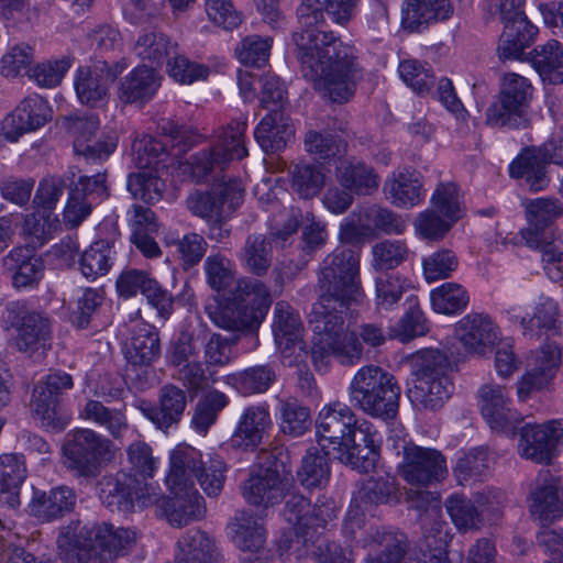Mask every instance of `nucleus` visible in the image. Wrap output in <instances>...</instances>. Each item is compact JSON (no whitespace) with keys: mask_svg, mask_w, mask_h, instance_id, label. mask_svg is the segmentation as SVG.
<instances>
[{"mask_svg":"<svg viewBox=\"0 0 563 563\" xmlns=\"http://www.w3.org/2000/svg\"><path fill=\"white\" fill-rule=\"evenodd\" d=\"M318 289L319 298L309 316L311 360L318 372H328L332 357L344 366L358 364L364 344L378 347L385 343V332L375 323H363L357 331L345 325L346 311L363 297L357 251L339 249L328 255L320 264Z\"/></svg>","mask_w":563,"mask_h":563,"instance_id":"nucleus-1","label":"nucleus"},{"mask_svg":"<svg viewBox=\"0 0 563 563\" xmlns=\"http://www.w3.org/2000/svg\"><path fill=\"white\" fill-rule=\"evenodd\" d=\"M360 0H302L297 8L299 30L292 34L302 76L316 90L333 102L353 97L364 76L353 46L344 44L333 32L321 30L327 13L344 25L354 15Z\"/></svg>","mask_w":563,"mask_h":563,"instance_id":"nucleus-2","label":"nucleus"},{"mask_svg":"<svg viewBox=\"0 0 563 563\" xmlns=\"http://www.w3.org/2000/svg\"><path fill=\"white\" fill-rule=\"evenodd\" d=\"M136 540V532L129 528L73 520L60 528L56 542L64 563H114L133 550Z\"/></svg>","mask_w":563,"mask_h":563,"instance_id":"nucleus-3","label":"nucleus"},{"mask_svg":"<svg viewBox=\"0 0 563 563\" xmlns=\"http://www.w3.org/2000/svg\"><path fill=\"white\" fill-rule=\"evenodd\" d=\"M128 473L104 476L99 482V497L109 508L123 512L144 509L158 500L159 486L150 483L157 467L152 448L144 441L132 442L126 449Z\"/></svg>","mask_w":563,"mask_h":563,"instance_id":"nucleus-4","label":"nucleus"},{"mask_svg":"<svg viewBox=\"0 0 563 563\" xmlns=\"http://www.w3.org/2000/svg\"><path fill=\"white\" fill-rule=\"evenodd\" d=\"M415 385L408 397L418 409L437 410L448 401L453 391L451 373L453 364L440 349H421L410 357Z\"/></svg>","mask_w":563,"mask_h":563,"instance_id":"nucleus-5","label":"nucleus"},{"mask_svg":"<svg viewBox=\"0 0 563 563\" xmlns=\"http://www.w3.org/2000/svg\"><path fill=\"white\" fill-rule=\"evenodd\" d=\"M272 301L269 288L262 280L244 277L236 282L228 302L210 312V318L227 331L253 332L265 319Z\"/></svg>","mask_w":563,"mask_h":563,"instance_id":"nucleus-6","label":"nucleus"},{"mask_svg":"<svg viewBox=\"0 0 563 563\" xmlns=\"http://www.w3.org/2000/svg\"><path fill=\"white\" fill-rule=\"evenodd\" d=\"M400 390L395 376L376 365L357 369L347 388L353 407L384 421L397 416Z\"/></svg>","mask_w":563,"mask_h":563,"instance_id":"nucleus-7","label":"nucleus"},{"mask_svg":"<svg viewBox=\"0 0 563 563\" xmlns=\"http://www.w3.org/2000/svg\"><path fill=\"white\" fill-rule=\"evenodd\" d=\"M64 464L75 476L96 477L113 456V443L91 429H78L63 444Z\"/></svg>","mask_w":563,"mask_h":563,"instance_id":"nucleus-8","label":"nucleus"},{"mask_svg":"<svg viewBox=\"0 0 563 563\" xmlns=\"http://www.w3.org/2000/svg\"><path fill=\"white\" fill-rule=\"evenodd\" d=\"M532 91L533 88L526 77L515 73L505 74L500 79L496 100L486 109L485 123L493 128L523 126Z\"/></svg>","mask_w":563,"mask_h":563,"instance_id":"nucleus-9","label":"nucleus"},{"mask_svg":"<svg viewBox=\"0 0 563 563\" xmlns=\"http://www.w3.org/2000/svg\"><path fill=\"white\" fill-rule=\"evenodd\" d=\"M246 128V121H232L208 150L190 157L188 165L196 181L205 180L211 173L223 170L232 161L247 155L244 144Z\"/></svg>","mask_w":563,"mask_h":563,"instance_id":"nucleus-10","label":"nucleus"},{"mask_svg":"<svg viewBox=\"0 0 563 563\" xmlns=\"http://www.w3.org/2000/svg\"><path fill=\"white\" fill-rule=\"evenodd\" d=\"M397 470L407 484L416 487L441 483L449 474L446 457L441 451L412 442L404 444L402 460Z\"/></svg>","mask_w":563,"mask_h":563,"instance_id":"nucleus-11","label":"nucleus"},{"mask_svg":"<svg viewBox=\"0 0 563 563\" xmlns=\"http://www.w3.org/2000/svg\"><path fill=\"white\" fill-rule=\"evenodd\" d=\"M549 163L563 166L561 141L551 139L539 147L526 148L510 164L509 174L512 178L525 179L532 191H540L550 181L547 174Z\"/></svg>","mask_w":563,"mask_h":563,"instance_id":"nucleus-12","label":"nucleus"},{"mask_svg":"<svg viewBox=\"0 0 563 563\" xmlns=\"http://www.w3.org/2000/svg\"><path fill=\"white\" fill-rule=\"evenodd\" d=\"M244 188L236 179L212 188L211 191H194L186 200L192 214L207 222H224L242 203Z\"/></svg>","mask_w":563,"mask_h":563,"instance_id":"nucleus-13","label":"nucleus"},{"mask_svg":"<svg viewBox=\"0 0 563 563\" xmlns=\"http://www.w3.org/2000/svg\"><path fill=\"white\" fill-rule=\"evenodd\" d=\"M99 124V119L95 114H75L67 118V129L74 137L75 154L87 163L107 159L118 144L114 134H101L96 137Z\"/></svg>","mask_w":563,"mask_h":563,"instance_id":"nucleus-14","label":"nucleus"},{"mask_svg":"<svg viewBox=\"0 0 563 563\" xmlns=\"http://www.w3.org/2000/svg\"><path fill=\"white\" fill-rule=\"evenodd\" d=\"M273 334L275 343L289 366L301 363L308 356L303 340V324L299 313L286 301L274 308Z\"/></svg>","mask_w":563,"mask_h":563,"instance_id":"nucleus-15","label":"nucleus"},{"mask_svg":"<svg viewBox=\"0 0 563 563\" xmlns=\"http://www.w3.org/2000/svg\"><path fill=\"white\" fill-rule=\"evenodd\" d=\"M334 503H323L313 508L316 523L308 526H291L276 542L277 552L284 562L286 556L294 555L297 560L307 555L316 543L329 521L335 518Z\"/></svg>","mask_w":563,"mask_h":563,"instance_id":"nucleus-16","label":"nucleus"},{"mask_svg":"<svg viewBox=\"0 0 563 563\" xmlns=\"http://www.w3.org/2000/svg\"><path fill=\"white\" fill-rule=\"evenodd\" d=\"M74 386L73 377L62 371L51 373L33 388L31 411L45 428L63 430L66 422L57 417L58 399Z\"/></svg>","mask_w":563,"mask_h":563,"instance_id":"nucleus-17","label":"nucleus"},{"mask_svg":"<svg viewBox=\"0 0 563 563\" xmlns=\"http://www.w3.org/2000/svg\"><path fill=\"white\" fill-rule=\"evenodd\" d=\"M108 196L104 174L80 176L77 183L69 186L63 213L64 223L70 229L77 228L91 213L92 206Z\"/></svg>","mask_w":563,"mask_h":563,"instance_id":"nucleus-18","label":"nucleus"},{"mask_svg":"<svg viewBox=\"0 0 563 563\" xmlns=\"http://www.w3.org/2000/svg\"><path fill=\"white\" fill-rule=\"evenodd\" d=\"M356 420L355 413L346 404L333 401L325 405L316 422L320 444L325 446L324 442H328L333 449L352 445Z\"/></svg>","mask_w":563,"mask_h":563,"instance_id":"nucleus-19","label":"nucleus"},{"mask_svg":"<svg viewBox=\"0 0 563 563\" xmlns=\"http://www.w3.org/2000/svg\"><path fill=\"white\" fill-rule=\"evenodd\" d=\"M120 73L117 66L110 67L103 60L79 67L74 81L79 101L89 107L104 104L109 99V87Z\"/></svg>","mask_w":563,"mask_h":563,"instance_id":"nucleus-20","label":"nucleus"},{"mask_svg":"<svg viewBox=\"0 0 563 563\" xmlns=\"http://www.w3.org/2000/svg\"><path fill=\"white\" fill-rule=\"evenodd\" d=\"M52 117V109L40 96L24 98L20 104L1 122V131L5 140L15 142L26 132L43 126Z\"/></svg>","mask_w":563,"mask_h":563,"instance_id":"nucleus-21","label":"nucleus"},{"mask_svg":"<svg viewBox=\"0 0 563 563\" xmlns=\"http://www.w3.org/2000/svg\"><path fill=\"white\" fill-rule=\"evenodd\" d=\"M179 489H169L172 497L166 498L158 494V500L152 506H156L161 515L168 522L176 527L186 526L194 520H200L206 514L203 498L196 487H185L179 485Z\"/></svg>","mask_w":563,"mask_h":563,"instance_id":"nucleus-22","label":"nucleus"},{"mask_svg":"<svg viewBox=\"0 0 563 563\" xmlns=\"http://www.w3.org/2000/svg\"><path fill=\"white\" fill-rule=\"evenodd\" d=\"M361 542L364 548L377 551L376 555L366 559V563H408L409 539L396 528H371Z\"/></svg>","mask_w":563,"mask_h":563,"instance_id":"nucleus-23","label":"nucleus"},{"mask_svg":"<svg viewBox=\"0 0 563 563\" xmlns=\"http://www.w3.org/2000/svg\"><path fill=\"white\" fill-rule=\"evenodd\" d=\"M561 426V422L555 420L543 424L523 426L518 444L520 455L537 463H549L562 437Z\"/></svg>","mask_w":563,"mask_h":563,"instance_id":"nucleus-24","label":"nucleus"},{"mask_svg":"<svg viewBox=\"0 0 563 563\" xmlns=\"http://www.w3.org/2000/svg\"><path fill=\"white\" fill-rule=\"evenodd\" d=\"M562 360V350L550 342L534 352L532 367L518 383L517 394L521 400H526L533 391L547 387L555 376Z\"/></svg>","mask_w":563,"mask_h":563,"instance_id":"nucleus-25","label":"nucleus"},{"mask_svg":"<svg viewBox=\"0 0 563 563\" xmlns=\"http://www.w3.org/2000/svg\"><path fill=\"white\" fill-rule=\"evenodd\" d=\"M272 426L269 411L261 405L246 407L240 415L234 431L230 438V445L243 451H254L268 434Z\"/></svg>","mask_w":563,"mask_h":563,"instance_id":"nucleus-26","label":"nucleus"},{"mask_svg":"<svg viewBox=\"0 0 563 563\" xmlns=\"http://www.w3.org/2000/svg\"><path fill=\"white\" fill-rule=\"evenodd\" d=\"M561 481L549 471H541L536 479L528 503L531 516L549 523L561 518L563 505L559 496Z\"/></svg>","mask_w":563,"mask_h":563,"instance_id":"nucleus-27","label":"nucleus"},{"mask_svg":"<svg viewBox=\"0 0 563 563\" xmlns=\"http://www.w3.org/2000/svg\"><path fill=\"white\" fill-rule=\"evenodd\" d=\"M334 175L341 187L357 196H371L380 185V176L374 166L355 157L340 159Z\"/></svg>","mask_w":563,"mask_h":563,"instance_id":"nucleus-28","label":"nucleus"},{"mask_svg":"<svg viewBox=\"0 0 563 563\" xmlns=\"http://www.w3.org/2000/svg\"><path fill=\"white\" fill-rule=\"evenodd\" d=\"M386 198L398 208H412L424 199L423 177L411 168L394 170L384 183Z\"/></svg>","mask_w":563,"mask_h":563,"instance_id":"nucleus-29","label":"nucleus"},{"mask_svg":"<svg viewBox=\"0 0 563 563\" xmlns=\"http://www.w3.org/2000/svg\"><path fill=\"white\" fill-rule=\"evenodd\" d=\"M479 407L484 419L495 431H506L517 421V413L510 408V398L505 387L486 384L478 390Z\"/></svg>","mask_w":563,"mask_h":563,"instance_id":"nucleus-30","label":"nucleus"},{"mask_svg":"<svg viewBox=\"0 0 563 563\" xmlns=\"http://www.w3.org/2000/svg\"><path fill=\"white\" fill-rule=\"evenodd\" d=\"M453 11L450 0H405L401 23L406 30L420 32L432 23L450 19Z\"/></svg>","mask_w":563,"mask_h":563,"instance_id":"nucleus-31","label":"nucleus"},{"mask_svg":"<svg viewBox=\"0 0 563 563\" xmlns=\"http://www.w3.org/2000/svg\"><path fill=\"white\" fill-rule=\"evenodd\" d=\"M455 336L466 351L479 354L495 343L498 331L488 314L472 312L456 323Z\"/></svg>","mask_w":563,"mask_h":563,"instance_id":"nucleus-32","label":"nucleus"},{"mask_svg":"<svg viewBox=\"0 0 563 563\" xmlns=\"http://www.w3.org/2000/svg\"><path fill=\"white\" fill-rule=\"evenodd\" d=\"M287 483L277 471L261 468L244 482L242 495L250 505L268 507L283 499Z\"/></svg>","mask_w":563,"mask_h":563,"instance_id":"nucleus-33","label":"nucleus"},{"mask_svg":"<svg viewBox=\"0 0 563 563\" xmlns=\"http://www.w3.org/2000/svg\"><path fill=\"white\" fill-rule=\"evenodd\" d=\"M2 267L18 289L37 285L44 272L42 258L32 249L23 246L12 249L3 256Z\"/></svg>","mask_w":563,"mask_h":563,"instance_id":"nucleus-34","label":"nucleus"},{"mask_svg":"<svg viewBox=\"0 0 563 563\" xmlns=\"http://www.w3.org/2000/svg\"><path fill=\"white\" fill-rule=\"evenodd\" d=\"M186 405L187 396L181 388L175 385H165L159 390L158 407L141 401L139 408L158 429L165 430L178 423Z\"/></svg>","mask_w":563,"mask_h":563,"instance_id":"nucleus-35","label":"nucleus"},{"mask_svg":"<svg viewBox=\"0 0 563 563\" xmlns=\"http://www.w3.org/2000/svg\"><path fill=\"white\" fill-rule=\"evenodd\" d=\"M223 556L217 541L206 531L190 529L177 541L176 563H221Z\"/></svg>","mask_w":563,"mask_h":563,"instance_id":"nucleus-36","label":"nucleus"},{"mask_svg":"<svg viewBox=\"0 0 563 563\" xmlns=\"http://www.w3.org/2000/svg\"><path fill=\"white\" fill-rule=\"evenodd\" d=\"M158 331L155 327L139 322L124 345V356L132 366H150L159 355Z\"/></svg>","mask_w":563,"mask_h":563,"instance_id":"nucleus-37","label":"nucleus"},{"mask_svg":"<svg viewBox=\"0 0 563 563\" xmlns=\"http://www.w3.org/2000/svg\"><path fill=\"white\" fill-rule=\"evenodd\" d=\"M295 129L282 110L273 109L257 124L254 137L266 153L278 152L292 139Z\"/></svg>","mask_w":563,"mask_h":563,"instance_id":"nucleus-38","label":"nucleus"},{"mask_svg":"<svg viewBox=\"0 0 563 563\" xmlns=\"http://www.w3.org/2000/svg\"><path fill=\"white\" fill-rule=\"evenodd\" d=\"M200 451L190 445H178L169 455V472L166 476L168 489H179V485L195 487V481L203 466Z\"/></svg>","mask_w":563,"mask_h":563,"instance_id":"nucleus-39","label":"nucleus"},{"mask_svg":"<svg viewBox=\"0 0 563 563\" xmlns=\"http://www.w3.org/2000/svg\"><path fill=\"white\" fill-rule=\"evenodd\" d=\"M77 496L67 486H58L49 492H35L32 503V514L38 519L52 521L74 510Z\"/></svg>","mask_w":563,"mask_h":563,"instance_id":"nucleus-40","label":"nucleus"},{"mask_svg":"<svg viewBox=\"0 0 563 563\" xmlns=\"http://www.w3.org/2000/svg\"><path fill=\"white\" fill-rule=\"evenodd\" d=\"M159 85L161 78L152 67L139 66L121 80L118 96L124 103H143L153 98Z\"/></svg>","mask_w":563,"mask_h":563,"instance_id":"nucleus-41","label":"nucleus"},{"mask_svg":"<svg viewBox=\"0 0 563 563\" xmlns=\"http://www.w3.org/2000/svg\"><path fill=\"white\" fill-rule=\"evenodd\" d=\"M26 478V467L21 455L0 456V504L15 509L20 506V488Z\"/></svg>","mask_w":563,"mask_h":563,"instance_id":"nucleus-42","label":"nucleus"},{"mask_svg":"<svg viewBox=\"0 0 563 563\" xmlns=\"http://www.w3.org/2000/svg\"><path fill=\"white\" fill-rule=\"evenodd\" d=\"M419 496L428 504L423 514L420 516L423 528V539L419 547L424 549H445L450 540V534L446 523L441 519L439 500L429 492H422Z\"/></svg>","mask_w":563,"mask_h":563,"instance_id":"nucleus-43","label":"nucleus"},{"mask_svg":"<svg viewBox=\"0 0 563 563\" xmlns=\"http://www.w3.org/2000/svg\"><path fill=\"white\" fill-rule=\"evenodd\" d=\"M396 477L389 473H376L362 483L355 492L353 503L358 510L386 504L397 496Z\"/></svg>","mask_w":563,"mask_h":563,"instance_id":"nucleus-44","label":"nucleus"},{"mask_svg":"<svg viewBox=\"0 0 563 563\" xmlns=\"http://www.w3.org/2000/svg\"><path fill=\"white\" fill-rule=\"evenodd\" d=\"M51 322L38 312H27L21 319L15 344L19 351L32 353L45 347L51 339Z\"/></svg>","mask_w":563,"mask_h":563,"instance_id":"nucleus-45","label":"nucleus"},{"mask_svg":"<svg viewBox=\"0 0 563 563\" xmlns=\"http://www.w3.org/2000/svg\"><path fill=\"white\" fill-rule=\"evenodd\" d=\"M531 63L543 81L563 82V46L556 40H550L531 52Z\"/></svg>","mask_w":563,"mask_h":563,"instance_id":"nucleus-46","label":"nucleus"},{"mask_svg":"<svg viewBox=\"0 0 563 563\" xmlns=\"http://www.w3.org/2000/svg\"><path fill=\"white\" fill-rule=\"evenodd\" d=\"M244 268L253 275L264 276L273 262L271 241L263 234H251L246 238L240 253Z\"/></svg>","mask_w":563,"mask_h":563,"instance_id":"nucleus-47","label":"nucleus"},{"mask_svg":"<svg viewBox=\"0 0 563 563\" xmlns=\"http://www.w3.org/2000/svg\"><path fill=\"white\" fill-rule=\"evenodd\" d=\"M430 301L437 313L455 316L467 308L470 295L463 285L446 282L430 291Z\"/></svg>","mask_w":563,"mask_h":563,"instance_id":"nucleus-48","label":"nucleus"},{"mask_svg":"<svg viewBox=\"0 0 563 563\" xmlns=\"http://www.w3.org/2000/svg\"><path fill=\"white\" fill-rule=\"evenodd\" d=\"M133 162L140 169H155L167 167L169 153L162 140L151 135L135 137L132 143Z\"/></svg>","mask_w":563,"mask_h":563,"instance_id":"nucleus-49","label":"nucleus"},{"mask_svg":"<svg viewBox=\"0 0 563 563\" xmlns=\"http://www.w3.org/2000/svg\"><path fill=\"white\" fill-rule=\"evenodd\" d=\"M325 184L323 167L316 163L299 162L290 168V185L302 199L317 196Z\"/></svg>","mask_w":563,"mask_h":563,"instance_id":"nucleus-50","label":"nucleus"},{"mask_svg":"<svg viewBox=\"0 0 563 563\" xmlns=\"http://www.w3.org/2000/svg\"><path fill=\"white\" fill-rule=\"evenodd\" d=\"M233 542L243 551H258L266 544V529L262 519L245 511L232 525Z\"/></svg>","mask_w":563,"mask_h":563,"instance_id":"nucleus-51","label":"nucleus"},{"mask_svg":"<svg viewBox=\"0 0 563 563\" xmlns=\"http://www.w3.org/2000/svg\"><path fill=\"white\" fill-rule=\"evenodd\" d=\"M275 379L271 365H256L227 376V383L244 396L265 393Z\"/></svg>","mask_w":563,"mask_h":563,"instance_id":"nucleus-52","label":"nucleus"},{"mask_svg":"<svg viewBox=\"0 0 563 563\" xmlns=\"http://www.w3.org/2000/svg\"><path fill=\"white\" fill-rule=\"evenodd\" d=\"M177 48V43L158 31H148L141 34L134 44V52L141 59L157 65L167 62L173 54H176Z\"/></svg>","mask_w":563,"mask_h":563,"instance_id":"nucleus-53","label":"nucleus"},{"mask_svg":"<svg viewBox=\"0 0 563 563\" xmlns=\"http://www.w3.org/2000/svg\"><path fill=\"white\" fill-rule=\"evenodd\" d=\"M300 483L309 488L324 486L330 478L328 453L317 448L307 450L297 472Z\"/></svg>","mask_w":563,"mask_h":563,"instance_id":"nucleus-54","label":"nucleus"},{"mask_svg":"<svg viewBox=\"0 0 563 563\" xmlns=\"http://www.w3.org/2000/svg\"><path fill=\"white\" fill-rule=\"evenodd\" d=\"M113 250L108 241H96L80 256L79 269L89 279L106 275L113 261Z\"/></svg>","mask_w":563,"mask_h":563,"instance_id":"nucleus-55","label":"nucleus"},{"mask_svg":"<svg viewBox=\"0 0 563 563\" xmlns=\"http://www.w3.org/2000/svg\"><path fill=\"white\" fill-rule=\"evenodd\" d=\"M431 208L457 222L464 216L463 196L455 183H440L430 199Z\"/></svg>","mask_w":563,"mask_h":563,"instance_id":"nucleus-56","label":"nucleus"},{"mask_svg":"<svg viewBox=\"0 0 563 563\" xmlns=\"http://www.w3.org/2000/svg\"><path fill=\"white\" fill-rule=\"evenodd\" d=\"M445 508L453 523L459 530L479 529L483 523V514L478 511L473 499L453 495L445 500Z\"/></svg>","mask_w":563,"mask_h":563,"instance_id":"nucleus-57","label":"nucleus"},{"mask_svg":"<svg viewBox=\"0 0 563 563\" xmlns=\"http://www.w3.org/2000/svg\"><path fill=\"white\" fill-rule=\"evenodd\" d=\"M280 430L291 437H300L311 426L310 410L296 399L283 400L278 405Z\"/></svg>","mask_w":563,"mask_h":563,"instance_id":"nucleus-58","label":"nucleus"},{"mask_svg":"<svg viewBox=\"0 0 563 563\" xmlns=\"http://www.w3.org/2000/svg\"><path fill=\"white\" fill-rule=\"evenodd\" d=\"M142 172L131 174L128 178V190L135 199L147 203H154L162 198L164 181L155 169H141Z\"/></svg>","mask_w":563,"mask_h":563,"instance_id":"nucleus-59","label":"nucleus"},{"mask_svg":"<svg viewBox=\"0 0 563 563\" xmlns=\"http://www.w3.org/2000/svg\"><path fill=\"white\" fill-rule=\"evenodd\" d=\"M306 151L317 159H330L344 150L343 140L335 133L308 131L305 136Z\"/></svg>","mask_w":563,"mask_h":563,"instance_id":"nucleus-60","label":"nucleus"},{"mask_svg":"<svg viewBox=\"0 0 563 563\" xmlns=\"http://www.w3.org/2000/svg\"><path fill=\"white\" fill-rule=\"evenodd\" d=\"M456 222L451 221L448 217L432 208L420 212L415 222V231L418 236L429 241L442 240Z\"/></svg>","mask_w":563,"mask_h":563,"instance_id":"nucleus-61","label":"nucleus"},{"mask_svg":"<svg viewBox=\"0 0 563 563\" xmlns=\"http://www.w3.org/2000/svg\"><path fill=\"white\" fill-rule=\"evenodd\" d=\"M228 398L223 393L213 390L207 394L196 407L191 419L192 427L199 433H206L216 422L219 412L227 406Z\"/></svg>","mask_w":563,"mask_h":563,"instance_id":"nucleus-62","label":"nucleus"},{"mask_svg":"<svg viewBox=\"0 0 563 563\" xmlns=\"http://www.w3.org/2000/svg\"><path fill=\"white\" fill-rule=\"evenodd\" d=\"M372 254L375 269L389 271L408 258L409 249L404 241L384 240L373 246Z\"/></svg>","mask_w":563,"mask_h":563,"instance_id":"nucleus-63","label":"nucleus"},{"mask_svg":"<svg viewBox=\"0 0 563 563\" xmlns=\"http://www.w3.org/2000/svg\"><path fill=\"white\" fill-rule=\"evenodd\" d=\"M489 467L487 451L478 448L459 457L454 467V475L461 485L471 481H478Z\"/></svg>","mask_w":563,"mask_h":563,"instance_id":"nucleus-64","label":"nucleus"}]
</instances>
